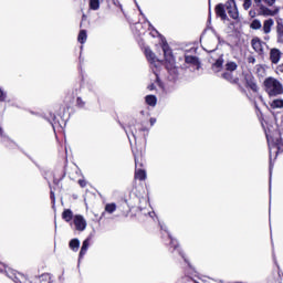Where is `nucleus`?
<instances>
[{"mask_svg":"<svg viewBox=\"0 0 283 283\" xmlns=\"http://www.w3.org/2000/svg\"><path fill=\"white\" fill-rule=\"evenodd\" d=\"M243 84L248 92L252 94H260V86L258 85V80L251 73H243Z\"/></svg>","mask_w":283,"mask_h":283,"instance_id":"2","label":"nucleus"},{"mask_svg":"<svg viewBox=\"0 0 283 283\" xmlns=\"http://www.w3.org/2000/svg\"><path fill=\"white\" fill-rule=\"evenodd\" d=\"M226 9L228 10L230 19L240 21V12L238 11V6H235V0H228L226 2Z\"/></svg>","mask_w":283,"mask_h":283,"instance_id":"4","label":"nucleus"},{"mask_svg":"<svg viewBox=\"0 0 283 283\" xmlns=\"http://www.w3.org/2000/svg\"><path fill=\"white\" fill-rule=\"evenodd\" d=\"M249 17H251V19H255V17H258V12L255 11V9H251L249 11Z\"/></svg>","mask_w":283,"mask_h":283,"instance_id":"39","label":"nucleus"},{"mask_svg":"<svg viewBox=\"0 0 283 283\" xmlns=\"http://www.w3.org/2000/svg\"><path fill=\"white\" fill-rule=\"evenodd\" d=\"M135 180H147V171L145 168H135Z\"/></svg>","mask_w":283,"mask_h":283,"instance_id":"18","label":"nucleus"},{"mask_svg":"<svg viewBox=\"0 0 283 283\" xmlns=\"http://www.w3.org/2000/svg\"><path fill=\"white\" fill-rule=\"evenodd\" d=\"M90 249V239H85L82 243V248L80 251V258H85L87 250Z\"/></svg>","mask_w":283,"mask_h":283,"instance_id":"22","label":"nucleus"},{"mask_svg":"<svg viewBox=\"0 0 283 283\" xmlns=\"http://www.w3.org/2000/svg\"><path fill=\"white\" fill-rule=\"evenodd\" d=\"M146 104L149 105L150 107H156L157 103H158V98L156 97V95H147L145 97Z\"/></svg>","mask_w":283,"mask_h":283,"instance_id":"23","label":"nucleus"},{"mask_svg":"<svg viewBox=\"0 0 283 283\" xmlns=\"http://www.w3.org/2000/svg\"><path fill=\"white\" fill-rule=\"evenodd\" d=\"M3 147H6L7 149H14L17 147V144L8 138V137H4L2 140H1Z\"/></svg>","mask_w":283,"mask_h":283,"instance_id":"20","label":"nucleus"},{"mask_svg":"<svg viewBox=\"0 0 283 283\" xmlns=\"http://www.w3.org/2000/svg\"><path fill=\"white\" fill-rule=\"evenodd\" d=\"M156 124V118L151 117L150 118V125L154 126Z\"/></svg>","mask_w":283,"mask_h":283,"instance_id":"48","label":"nucleus"},{"mask_svg":"<svg viewBox=\"0 0 283 283\" xmlns=\"http://www.w3.org/2000/svg\"><path fill=\"white\" fill-rule=\"evenodd\" d=\"M161 50L164 52V59H165L166 63H168L170 65V67H174V63H176V60L174 59V53L171 51V48H169V44L167 42H165L161 45Z\"/></svg>","mask_w":283,"mask_h":283,"instance_id":"6","label":"nucleus"},{"mask_svg":"<svg viewBox=\"0 0 283 283\" xmlns=\"http://www.w3.org/2000/svg\"><path fill=\"white\" fill-rule=\"evenodd\" d=\"M124 129L128 136L132 134L135 140H138V138H142L143 136L140 133H138V128H136V125L134 124H128Z\"/></svg>","mask_w":283,"mask_h":283,"instance_id":"12","label":"nucleus"},{"mask_svg":"<svg viewBox=\"0 0 283 283\" xmlns=\"http://www.w3.org/2000/svg\"><path fill=\"white\" fill-rule=\"evenodd\" d=\"M133 156L135 160V169H145V155H143V150H133Z\"/></svg>","mask_w":283,"mask_h":283,"instance_id":"7","label":"nucleus"},{"mask_svg":"<svg viewBox=\"0 0 283 283\" xmlns=\"http://www.w3.org/2000/svg\"><path fill=\"white\" fill-rule=\"evenodd\" d=\"M0 138H3V128L0 127Z\"/></svg>","mask_w":283,"mask_h":283,"instance_id":"49","label":"nucleus"},{"mask_svg":"<svg viewBox=\"0 0 283 283\" xmlns=\"http://www.w3.org/2000/svg\"><path fill=\"white\" fill-rule=\"evenodd\" d=\"M276 74H283V63L276 66Z\"/></svg>","mask_w":283,"mask_h":283,"instance_id":"41","label":"nucleus"},{"mask_svg":"<svg viewBox=\"0 0 283 283\" xmlns=\"http://www.w3.org/2000/svg\"><path fill=\"white\" fill-rule=\"evenodd\" d=\"M8 98V94L3 92V90L0 87V103H6V99Z\"/></svg>","mask_w":283,"mask_h":283,"instance_id":"35","label":"nucleus"},{"mask_svg":"<svg viewBox=\"0 0 283 283\" xmlns=\"http://www.w3.org/2000/svg\"><path fill=\"white\" fill-rule=\"evenodd\" d=\"M270 107L272 109H282L283 108V99H274L270 103Z\"/></svg>","mask_w":283,"mask_h":283,"instance_id":"27","label":"nucleus"},{"mask_svg":"<svg viewBox=\"0 0 283 283\" xmlns=\"http://www.w3.org/2000/svg\"><path fill=\"white\" fill-rule=\"evenodd\" d=\"M253 1H254V6L256 8H262V6H264V4H262V0H253Z\"/></svg>","mask_w":283,"mask_h":283,"instance_id":"43","label":"nucleus"},{"mask_svg":"<svg viewBox=\"0 0 283 283\" xmlns=\"http://www.w3.org/2000/svg\"><path fill=\"white\" fill-rule=\"evenodd\" d=\"M262 70V65H256V72H260Z\"/></svg>","mask_w":283,"mask_h":283,"instance_id":"51","label":"nucleus"},{"mask_svg":"<svg viewBox=\"0 0 283 283\" xmlns=\"http://www.w3.org/2000/svg\"><path fill=\"white\" fill-rule=\"evenodd\" d=\"M276 36H277V43H283V23H282V19L276 21Z\"/></svg>","mask_w":283,"mask_h":283,"instance_id":"17","label":"nucleus"},{"mask_svg":"<svg viewBox=\"0 0 283 283\" xmlns=\"http://www.w3.org/2000/svg\"><path fill=\"white\" fill-rule=\"evenodd\" d=\"M77 41L83 45L87 41V31L86 30H81L78 35H77Z\"/></svg>","mask_w":283,"mask_h":283,"instance_id":"26","label":"nucleus"},{"mask_svg":"<svg viewBox=\"0 0 283 283\" xmlns=\"http://www.w3.org/2000/svg\"><path fill=\"white\" fill-rule=\"evenodd\" d=\"M62 220L64 222H70L71 220H74V212L71 209H64L62 212Z\"/></svg>","mask_w":283,"mask_h":283,"instance_id":"19","label":"nucleus"},{"mask_svg":"<svg viewBox=\"0 0 283 283\" xmlns=\"http://www.w3.org/2000/svg\"><path fill=\"white\" fill-rule=\"evenodd\" d=\"M83 19H85V14H83Z\"/></svg>","mask_w":283,"mask_h":283,"instance_id":"52","label":"nucleus"},{"mask_svg":"<svg viewBox=\"0 0 283 283\" xmlns=\"http://www.w3.org/2000/svg\"><path fill=\"white\" fill-rule=\"evenodd\" d=\"M277 12H280V9L271 10L263 4L259 8L258 17H275Z\"/></svg>","mask_w":283,"mask_h":283,"instance_id":"11","label":"nucleus"},{"mask_svg":"<svg viewBox=\"0 0 283 283\" xmlns=\"http://www.w3.org/2000/svg\"><path fill=\"white\" fill-rule=\"evenodd\" d=\"M65 168L56 169L53 172V184L59 185L63 178H65Z\"/></svg>","mask_w":283,"mask_h":283,"instance_id":"15","label":"nucleus"},{"mask_svg":"<svg viewBox=\"0 0 283 283\" xmlns=\"http://www.w3.org/2000/svg\"><path fill=\"white\" fill-rule=\"evenodd\" d=\"M75 96L74 93H67L64 97V107L63 109H72V105H74Z\"/></svg>","mask_w":283,"mask_h":283,"instance_id":"16","label":"nucleus"},{"mask_svg":"<svg viewBox=\"0 0 283 283\" xmlns=\"http://www.w3.org/2000/svg\"><path fill=\"white\" fill-rule=\"evenodd\" d=\"M251 30H260L262 28V22L260 20L254 19L250 24Z\"/></svg>","mask_w":283,"mask_h":283,"instance_id":"31","label":"nucleus"},{"mask_svg":"<svg viewBox=\"0 0 283 283\" xmlns=\"http://www.w3.org/2000/svg\"><path fill=\"white\" fill-rule=\"evenodd\" d=\"M90 10H98L101 8V0H90Z\"/></svg>","mask_w":283,"mask_h":283,"instance_id":"28","label":"nucleus"},{"mask_svg":"<svg viewBox=\"0 0 283 283\" xmlns=\"http://www.w3.org/2000/svg\"><path fill=\"white\" fill-rule=\"evenodd\" d=\"M7 275L14 283H28V276L22 274L21 272H17L14 270H9V272H7Z\"/></svg>","mask_w":283,"mask_h":283,"instance_id":"8","label":"nucleus"},{"mask_svg":"<svg viewBox=\"0 0 283 283\" xmlns=\"http://www.w3.org/2000/svg\"><path fill=\"white\" fill-rule=\"evenodd\" d=\"M185 63H187L188 65H192L193 67H196V70H200V59H198V56L196 55H186Z\"/></svg>","mask_w":283,"mask_h":283,"instance_id":"14","label":"nucleus"},{"mask_svg":"<svg viewBox=\"0 0 283 283\" xmlns=\"http://www.w3.org/2000/svg\"><path fill=\"white\" fill-rule=\"evenodd\" d=\"M148 90H149L150 92H154V90H156V84H154V83L149 84V85H148Z\"/></svg>","mask_w":283,"mask_h":283,"instance_id":"46","label":"nucleus"},{"mask_svg":"<svg viewBox=\"0 0 283 283\" xmlns=\"http://www.w3.org/2000/svg\"><path fill=\"white\" fill-rule=\"evenodd\" d=\"M179 255H181L184 262H186V264H188L189 269H191V263L189 262V260L187 259V256H185V253L179 252Z\"/></svg>","mask_w":283,"mask_h":283,"instance_id":"38","label":"nucleus"},{"mask_svg":"<svg viewBox=\"0 0 283 283\" xmlns=\"http://www.w3.org/2000/svg\"><path fill=\"white\" fill-rule=\"evenodd\" d=\"M227 4H223V3H218L216 7H214V12H216V15L219 17V19H221V21H228L229 20V17L227 15Z\"/></svg>","mask_w":283,"mask_h":283,"instance_id":"10","label":"nucleus"},{"mask_svg":"<svg viewBox=\"0 0 283 283\" xmlns=\"http://www.w3.org/2000/svg\"><path fill=\"white\" fill-rule=\"evenodd\" d=\"M264 45H266V42L262 41L259 36H254L251 40V48L259 56H264Z\"/></svg>","mask_w":283,"mask_h":283,"instance_id":"5","label":"nucleus"},{"mask_svg":"<svg viewBox=\"0 0 283 283\" xmlns=\"http://www.w3.org/2000/svg\"><path fill=\"white\" fill-rule=\"evenodd\" d=\"M280 59H282V51L280 49H271L270 50V61L274 65H277L280 63Z\"/></svg>","mask_w":283,"mask_h":283,"instance_id":"13","label":"nucleus"},{"mask_svg":"<svg viewBox=\"0 0 283 283\" xmlns=\"http://www.w3.org/2000/svg\"><path fill=\"white\" fill-rule=\"evenodd\" d=\"M156 83H158V85H160V76H158V74H156Z\"/></svg>","mask_w":283,"mask_h":283,"instance_id":"47","label":"nucleus"},{"mask_svg":"<svg viewBox=\"0 0 283 283\" xmlns=\"http://www.w3.org/2000/svg\"><path fill=\"white\" fill-rule=\"evenodd\" d=\"M76 107H78V109H84V107H85V101H83L82 97H77V98H76Z\"/></svg>","mask_w":283,"mask_h":283,"instance_id":"34","label":"nucleus"},{"mask_svg":"<svg viewBox=\"0 0 283 283\" xmlns=\"http://www.w3.org/2000/svg\"><path fill=\"white\" fill-rule=\"evenodd\" d=\"M73 224L75 226L76 231H83L84 229H87V221H85V218H83L81 214L74 216Z\"/></svg>","mask_w":283,"mask_h":283,"instance_id":"9","label":"nucleus"},{"mask_svg":"<svg viewBox=\"0 0 283 283\" xmlns=\"http://www.w3.org/2000/svg\"><path fill=\"white\" fill-rule=\"evenodd\" d=\"M6 269V265L3 263H0V271H3Z\"/></svg>","mask_w":283,"mask_h":283,"instance_id":"50","label":"nucleus"},{"mask_svg":"<svg viewBox=\"0 0 283 283\" xmlns=\"http://www.w3.org/2000/svg\"><path fill=\"white\" fill-rule=\"evenodd\" d=\"M251 6H253L252 0H244V2H243V9L244 10H249L251 8Z\"/></svg>","mask_w":283,"mask_h":283,"instance_id":"36","label":"nucleus"},{"mask_svg":"<svg viewBox=\"0 0 283 283\" xmlns=\"http://www.w3.org/2000/svg\"><path fill=\"white\" fill-rule=\"evenodd\" d=\"M69 247L71 251H78V249L81 248V241L78 239H72L69 242Z\"/></svg>","mask_w":283,"mask_h":283,"instance_id":"25","label":"nucleus"},{"mask_svg":"<svg viewBox=\"0 0 283 283\" xmlns=\"http://www.w3.org/2000/svg\"><path fill=\"white\" fill-rule=\"evenodd\" d=\"M263 87H264V92H266L268 96L270 97L281 96V94H283L282 82H280L275 77H272V76L266 77L263 81Z\"/></svg>","mask_w":283,"mask_h":283,"instance_id":"1","label":"nucleus"},{"mask_svg":"<svg viewBox=\"0 0 283 283\" xmlns=\"http://www.w3.org/2000/svg\"><path fill=\"white\" fill-rule=\"evenodd\" d=\"M273 19H268L263 22V32L264 34H269L271 32V28H273Z\"/></svg>","mask_w":283,"mask_h":283,"instance_id":"21","label":"nucleus"},{"mask_svg":"<svg viewBox=\"0 0 283 283\" xmlns=\"http://www.w3.org/2000/svg\"><path fill=\"white\" fill-rule=\"evenodd\" d=\"M106 213H114L116 211V203H107L105 206Z\"/></svg>","mask_w":283,"mask_h":283,"instance_id":"33","label":"nucleus"},{"mask_svg":"<svg viewBox=\"0 0 283 283\" xmlns=\"http://www.w3.org/2000/svg\"><path fill=\"white\" fill-rule=\"evenodd\" d=\"M168 238H169V240H170L169 247H170L171 249H174V251H176V249H178V247H180V244L178 243V240L174 239V238L171 237V234H168Z\"/></svg>","mask_w":283,"mask_h":283,"instance_id":"30","label":"nucleus"},{"mask_svg":"<svg viewBox=\"0 0 283 283\" xmlns=\"http://www.w3.org/2000/svg\"><path fill=\"white\" fill-rule=\"evenodd\" d=\"M276 0H264L266 6H274Z\"/></svg>","mask_w":283,"mask_h":283,"instance_id":"45","label":"nucleus"},{"mask_svg":"<svg viewBox=\"0 0 283 283\" xmlns=\"http://www.w3.org/2000/svg\"><path fill=\"white\" fill-rule=\"evenodd\" d=\"M248 63L252 64V65H255V56L253 55H249L248 59H247Z\"/></svg>","mask_w":283,"mask_h":283,"instance_id":"40","label":"nucleus"},{"mask_svg":"<svg viewBox=\"0 0 283 283\" xmlns=\"http://www.w3.org/2000/svg\"><path fill=\"white\" fill-rule=\"evenodd\" d=\"M50 199L52 200L53 205H54V202H56V196L54 195V192L52 190L50 191Z\"/></svg>","mask_w":283,"mask_h":283,"instance_id":"42","label":"nucleus"},{"mask_svg":"<svg viewBox=\"0 0 283 283\" xmlns=\"http://www.w3.org/2000/svg\"><path fill=\"white\" fill-rule=\"evenodd\" d=\"M77 184L82 189H85V187H87V181L84 179H78Z\"/></svg>","mask_w":283,"mask_h":283,"instance_id":"37","label":"nucleus"},{"mask_svg":"<svg viewBox=\"0 0 283 283\" xmlns=\"http://www.w3.org/2000/svg\"><path fill=\"white\" fill-rule=\"evenodd\" d=\"M238 70V64L235 62H228L226 64V72H235Z\"/></svg>","mask_w":283,"mask_h":283,"instance_id":"29","label":"nucleus"},{"mask_svg":"<svg viewBox=\"0 0 283 283\" xmlns=\"http://www.w3.org/2000/svg\"><path fill=\"white\" fill-rule=\"evenodd\" d=\"M221 78H223L224 81H228V83H231V85H238L239 91L242 94H247V88H244V86H242V84H240V77L238 76H233L232 72L226 71L221 74Z\"/></svg>","mask_w":283,"mask_h":283,"instance_id":"3","label":"nucleus"},{"mask_svg":"<svg viewBox=\"0 0 283 283\" xmlns=\"http://www.w3.org/2000/svg\"><path fill=\"white\" fill-rule=\"evenodd\" d=\"M224 64V60L222 57H219L213 64L212 67H216L217 70H222V65Z\"/></svg>","mask_w":283,"mask_h":283,"instance_id":"32","label":"nucleus"},{"mask_svg":"<svg viewBox=\"0 0 283 283\" xmlns=\"http://www.w3.org/2000/svg\"><path fill=\"white\" fill-rule=\"evenodd\" d=\"M142 132L147 133V132H149V129L145 126H142V127L138 128V134H140Z\"/></svg>","mask_w":283,"mask_h":283,"instance_id":"44","label":"nucleus"},{"mask_svg":"<svg viewBox=\"0 0 283 283\" xmlns=\"http://www.w3.org/2000/svg\"><path fill=\"white\" fill-rule=\"evenodd\" d=\"M145 56L149 63H156V54L151 52V49H145Z\"/></svg>","mask_w":283,"mask_h":283,"instance_id":"24","label":"nucleus"}]
</instances>
